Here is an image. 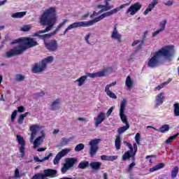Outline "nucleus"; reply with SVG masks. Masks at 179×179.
<instances>
[{
    "mask_svg": "<svg viewBox=\"0 0 179 179\" xmlns=\"http://www.w3.org/2000/svg\"><path fill=\"white\" fill-rule=\"evenodd\" d=\"M39 23L41 26H47L43 30H40L34 34V37H38L41 40H45V38H51L54 32L50 34H45L43 35V33H48L54 27L55 23H57V9L55 7H50L46 9L39 17Z\"/></svg>",
    "mask_w": 179,
    "mask_h": 179,
    "instance_id": "1",
    "label": "nucleus"
},
{
    "mask_svg": "<svg viewBox=\"0 0 179 179\" xmlns=\"http://www.w3.org/2000/svg\"><path fill=\"white\" fill-rule=\"evenodd\" d=\"M125 6H128V3H124L120 5L119 7L113 8L110 11H108L102 15H99L97 17H95L94 20H91L89 21H81L78 22H74L71 24L64 31L63 34L65 36L66 33H68L69 30H72V29H76L78 27H89L90 26H93L94 23H97V22H100V20L104 19V17H108V16H112V15H115L117 12H120V9H124Z\"/></svg>",
    "mask_w": 179,
    "mask_h": 179,
    "instance_id": "2",
    "label": "nucleus"
},
{
    "mask_svg": "<svg viewBox=\"0 0 179 179\" xmlns=\"http://www.w3.org/2000/svg\"><path fill=\"white\" fill-rule=\"evenodd\" d=\"M174 56V46L166 45L157 50L155 54L148 60V68H158L160 66V58L164 57L166 59L171 61V58Z\"/></svg>",
    "mask_w": 179,
    "mask_h": 179,
    "instance_id": "3",
    "label": "nucleus"
},
{
    "mask_svg": "<svg viewBox=\"0 0 179 179\" xmlns=\"http://www.w3.org/2000/svg\"><path fill=\"white\" fill-rule=\"evenodd\" d=\"M127 104H128V102L125 99H124L120 103V117L122 122L125 124V126L117 129V133L119 135H122L125 131L129 129V123L128 122V119H127V115H125V108L127 107Z\"/></svg>",
    "mask_w": 179,
    "mask_h": 179,
    "instance_id": "4",
    "label": "nucleus"
},
{
    "mask_svg": "<svg viewBox=\"0 0 179 179\" xmlns=\"http://www.w3.org/2000/svg\"><path fill=\"white\" fill-rule=\"evenodd\" d=\"M17 43L24 44V45H20V48H25L24 49V51H26L28 48H31L33 47H36V45H38V43L34 40V38L29 37L20 38L10 43L11 45Z\"/></svg>",
    "mask_w": 179,
    "mask_h": 179,
    "instance_id": "5",
    "label": "nucleus"
},
{
    "mask_svg": "<svg viewBox=\"0 0 179 179\" xmlns=\"http://www.w3.org/2000/svg\"><path fill=\"white\" fill-rule=\"evenodd\" d=\"M54 61V57L52 56H48L43 59L38 64H36L34 67L32 68L33 73H40V72H43V71L45 70L47 68L48 64H51Z\"/></svg>",
    "mask_w": 179,
    "mask_h": 179,
    "instance_id": "6",
    "label": "nucleus"
},
{
    "mask_svg": "<svg viewBox=\"0 0 179 179\" xmlns=\"http://www.w3.org/2000/svg\"><path fill=\"white\" fill-rule=\"evenodd\" d=\"M57 174H58V171L57 170L52 169H48L43 170V173H36L31 178V179H47V177H50V178H55V177H57Z\"/></svg>",
    "mask_w": 179,
    "mask_h": 179,
    "instance_id": "7",
    "label": "nucleus"
},
{
    "mask_svg": "<svg viewBox=\"0 0 179 179\" xmlns=\"http://www.w3.org/2000/svg\"><path fill=\"white\" fill-rule=\"evenodd\" d=\"M65 162L66 163L63 164V167L61 169L62 174H65L69 169H72L78 163V159L76 157L66 158Z\"/></svg>",
    "mask_w": 179,
    "mask_h": 179,
    "instance_id": "8",
    "label": "nucleus"
},
{
    "mask_svg": "<svg viewBox=\"0 0 179 179\" xmlns=\"http://www.w3.org/2000/svg\"><path fill=\"white\" fill-rule=\"evenodd\" d=\"M24 48H20V45L15 47L14 48L6 52V58H12V57H16V55H20L24 52Z\"/></svg>",
    "mask_w": 179,
    "mask_h": 179,
    "instance_id": "9",
    "label": "nucleus"
},
{
    "mask_svg": "<svg viewBox=\"0 0 179 179\" xmlns=\"http://www.w3.org/2000/svg\"><path fill=\"white\" fill-rule=\"evenodd\" d=\"M100 142V139L99 138H96L94 140H92L90 142V155L91 156V157H93V156H94V155H96V153H97V152L99 151V143Z\"/></svg>",
    "mask_w": 179,
    "mask_h": 179,
    "instance_id": "10",
    "label": "nucleus"
},
{
    "mask_svg": "<svg viewBox=\"0 0 179 179\" xmlns=\"http://www.w3.org/2000/svg\"><path fill=\"white\" fill-rule=\"evenodd\" d=\"M44 45L46 50H48L50 52H55V51H58V41L56 40H51L48 42L45 41Z\"/></svg>",
    "mask_w": 179,
    "mask_h": 179,
    "instance_id": "11",
    "label": "nucleus"
},
{
    "mask_svg": "<svg viewBox=\"0 0 179 179\" xmlns=\"http://www.w3.org/2000/svg\"><path fill=\"white\" fill-rule=\"evenodd\" d=\"M142 8V4L139 2H136L131 5L126 11V13H130L131 16H134L138 10H141Z\"/></svg>",
    "mask_w": 179,
    "mask_h": 179,
    "instance_id": "12",
    "label": "nucleus"
},
{
    "mask_svg": "<svg viewBox=\"0 0 179 179\" xmlns=\"http://www.w3.org/2000/svg\"><path fill=\"white\" fill-rule=\"evenodd\" d=\"M68 153H69V150L68 149H64L58 152L53 160V164H55V166H57V164H59V161L61 160V159H62L64 156H66Z\"/></svg>",
    "mask_w": 179,
    "mask_h": 179,
    "instance_id": "13",
    "label": "nucleus"
},
{
    "mask_svg": "<svg viewBox=\"0 0 179 179\" xmlns=\"http://www.w3.org/2000/svg\"><path fill=\"white\" fill-rule=\"evenodd\" d=\"M17 141L19 145H20V152H21V157H24V150L26 149L24 146H26V141H24V138L20 135H17Z\"/></svg>",
    "mask_w": 179,
    "mask_h": 179,
    "instance_id": "14",
    "label": "nucleus"
},
{
    "mask_svg": "<svg viewBox=\"0 0 179 179\" xmlns=\"http://www.w3.org/2000/svg\"><path fill=\"white\" fill-rule=\"evenodd\" d=\"M117 85V82H113L110 84H108L105 87V92H106V94L110 97V99H117V95L113 92L110 91V87H113V86H115Z\"/></svg>",
    "mask_w": 179,
    "mask_h": 179,
    "instance_id": "15",
    "label": "nucleus"
},
{
    "mask_svg": "<svg viewBox=\"0 0 179 179\" xmlns=\"http://www.w3.org/2000/svg\"><path fill=\"white\" fill-rule=\"evenodd\" d=\"M164 103V92L158 94L155 97V108H157L159 106H162Z\"/></svg>",
    "mask_w": 179,
    "mask_h": 179,
    "instance_id": "16",
    "label": "nucleus"
},
{
    "mask_svg": "<svg viewBox=\"0 0 179 179\" xmlns=\"http://www.w3.org/2000/svg\"><path fill=\"white\" fill-rule=\"evenodd\" d=\"M106 120V113L101 112L98 114L96 118H94L95 121V127H99V125L101 124L103 121Z\"/></svg>",
    "mask_w": 179,
    "mask_h": 179,
    "instance_id": "17",
    "label": "nucleus"
},
{
    "mask_svg": "<svg viewBox=\"0 0 179 179\" xmlns=\"http://www.w3.org/2000/svg\"><path fill=\"white\" fill-rule=\"evenodd\" d=\"M105 5H99L98 8L101 10V12H107V10H111L114 8V5L110 6V1H108L107 0H104Z\"/></svg>",
    "mask_w": 179,
    "mask_h": 179,
    "instance_id": "18",
    "label": "nucleus"
},
{
    "mask_svg": "<svg viewBox=\"0 0 179 179\" xmlns=\"http://www.w3.org/2000/svg\"><path fill=\"white\" fill-rule=\"evenodd\" d=\"M111 38H113L114 40H117V43H121L122 35L121 34L118 33V31L117 30V26L115 25L113 28V31L112 32Z\"/></svg>",
    "mask_w": 179,
    "mask_h": 179,
    "instance_id": "19",
    "label": "nucleus"
},
{
    "mask_svg": "<svg viewBox=\"0 0 179 179\" xmlns=\"http://www.w3.org/2000/svg\"><path fill=\"white\" fill-rule=\"evenodd\" d=\"M29 129L31 132V141H34V138H36V135H37V131L40 129V126L37 124H33L30 126Z\"/></svg>",
    "mask_w": 179,
    "mask_h": 179,
    "instance_id": "20",
    "label": "nucleus"
},
{
    "mask_svg": "<svg viewBox=\"0 0 179 179\" xmlns=\"http://www.w3.org/2000/svg\"><path fill=\"white\" fill-rule=\"evenodd\" d=\"M159 3V0H153L151 3L148 5V7L145 9L143 13V15H146L149 12H152L155 6Z\"/></svg>",
    "mask_w": 179,
    "mask_h": 179,
    "instance_id": "21",
    "label": "nucleus"
},
{
    "mask_svg": "<svg viewBox=\"0 0 179 179\" xmlns=\"http://www.w3.org/2000/svg\"><path fill=\"white\" fill-rule=\"evenodd\" d=\"M90 166L91 167L92 170H94V171H99L101 167V162H92L90 164Z\"/></svg>",
    "mask_w": 179,
    "mask_h": 179,
    "instance_id": "22",
    "label": "nucleus"
},
{
    "mask_svg": "<svg viewBox=\"0 0 179 179\" xmlns=\"http://www.w3.org/2000/svg\"><path fill=\"white\" fill-rule=\"evenodd\" d=\"M130 157H132V160L135 161V152L131 154L129 152H126L122 155V159L123 162H127V160H129Z\"/></svg>",
    "mask_w": 179,
    "mask_h": 179,
    "instance_id": "23",
    "label": "nucleus"
},
{
    "mask_svg": "<svg viewBox=\"0 0 179 179\" xmlns=\"http://www.w3.org/2000/svg\"><path fill=\"white\" fill-rule=\"evenodd\" d=\"M52 156H54V154L52 152L49 153V155L45 157H43L42 159H40L38 156L34 157V160L35 162H37L38 163H43V162H45V160H49Z\"/></svg>",
    "mask_w": 179,
    "mask_h": 179,
    "instance_id": "24",
    "label": "nucleus"
},
{
    "mask_svg": "<svg viewBox=\"0 0 179 179\" xmlns=\"http://www.w3.org/2000/svg\"><path fill=\"white\" fill-rule=\"evenodd\" d=\"M90 78H101L106 76V72L104 71H101L96 73H88L87 75Z\"/></svg>",
    "mask_w": 179,
    "mask_h": 179,
    "instance_id": "25",
    "label": "nucleus"
},
{
    "mask_svg": "<svg viewBox=\"0 0 179 179\" xmlns=\"http://www.w3.org/2000/svg\"><path fill=\"white\" fill-rule=\"evenodd\" d=\"M66 23H68V20L65 19L63 20L62 22H61L57 27V28L55 29V31H53V34H57V33H58V31H59V30H61V29H62V27H64L65 24H66Z\"/></svg>",
    "mask_w": 179,
    "mask_h": 179,
    "instance_id": "26",
    "label": "nucleus"
},
{
    "mask_svg": "<svg viewBox=\"0 0 179 179\" xmlns=\"http://www.w3.org/2000/svg\"><path fill=\"white\" fill-rule=\"evenodd\" d=\"M90 166V164L87 161H83L80 162L78 164V169H81L82 170H85V169H87Z\"/></svg>",
    "mask_w": 179,
    "mask_h": 179,
    "instance_id": "27",
    "label": "nucleus"
},
{
    "mask_svg": "<svg viewBox=\"0 0 179 179\" xmlns=\"http://www.w3.org/2000/svg\"><path fill=\"white\" fill-rule=\"evenodd\" d=\"M23 16H26L25 11L15 13L12 14V17H14L15 19H20L23 17Z\"/></svg>",
    "mask_w": 179,
    "mask_h": 179,
    "instance_id": "28",
    "label": "nucleus"
},
{
    "mask_svg": "<svg viewBox=\"0 0 179 179\" xmlns=\"http://www.w3.org/2000/svg\"><path fill=\"white\" fill-rule=\"evenodd\" d=\"M121 137L120 136H117L115 141V146L117 150H120L121 149Z\"/></svg>",
    "mask_w": 179,
    "mask_h": 179,
    "instance_id": "29",
    "label": "nucleus"
},
{
    "mask_svg": "<svg viewBox=\"0 0 179 179\" xmlns=\"http://www.w3.org/2000/svg\"><path fill=\"white\" fill-rule=\"evenodd\" d=\"M27 115H29V112H26L25 113L20 115L17 120V122L20 125H22V124H23V121H24V118H26Z\"/></svg>",
    "mask_w": 179,
    "mask_h": 179,
    "instance_id": "30",
    "label": "nucleus"
},
{
    "mask_svg": "<svg viewBox=\"0 0 179 179\" xmlns=\"http://www.w3.org/2000/svg\"><path fill=\"white\" fill-rule=\"evenodd\" d=\"M173 116L179 117V103H176L173 104Z\"/></svg>",
    "mask_w": 179,
    "mask_h": 179,
    "instance_id": "31",
    "label": "nucleus"
},
{
    "mask_svg": "<svg viewBox=\"0 0 179 179\" xmlns=\"http://www.w3.org/2000/svg\"><path fill=\"white\" fill-rule=\"evenodd\" d=\"M163 167H164V163H160L151 168L150 171H157V170H160V169H163Z\"/></svg>",
    "mask_w": 179,
    "mask_h": 179,
    "instance_id": "32",
    "label": "nucleus"
},
{
    "mask_svg": "<svg viewBox=\"0 0 179 179\" xmlns=\"http://www.w3.org/2000/svg\"><path fill=\"white\" fill-rule=\"evenodd\" d=\"M86 79H87V76H83L80 78H78L76 82H78V86H82L83 83L86 81Z\"/></svg>",
    "mask_w": 179,
    "mask_h": 179,
    "instance_id": "33",
    "label": "nucleus"
},
{
    "mask_svg": "<svg viewBox=\"0 0 179 179\" xmlns=\"http://www.w3.org/2000/svg\"><path fill=\"white\" fill-rule=\"evenodd\" d=\"M126 86L129 87V89H131L134 85V81L131 79V76H128L126 78V82H125Z\"/></svg>",
    "mask_w": 179,
    "mask_h": 179,
    "instance_id": "34",
    "label": "nucleus"
},
{
    "mask_svg": "<svg viewBox=\"0 0 179 179\" xmlns=\"http://www.w3.org/2000/svg\"><path fill=\"white\" fill-rule=\"evenodd\" d=\"M170 129V126L169 124H164L159 128V132L161 134H164V132Z\"/></svg>",
    "mask_w": 179,
    "mask_h": 179,
    "instance_id": "35",
    "label": "nucleus"
},
{
    "mask_svg": "<svg viewBox=\"0 0 179 179\" xmlns=\"http://www.w3.org/2000/svg\"><path fill=\"white\" fill-rule=\"evenodd\" d=\"M179 134L177 133L176 134L170 136L168 139L166 140V143L167 145L171 143V142H173V141H174V139H177V137L178 136Z\"/></svg>",
    "mask_w": 179,
    "mask_h": 179,
    "instance_id": "36",
    "label": "nucleus"
},
{
    "mask_svg": "<svg viewBox=\"0 0 179 179\" xmlns=\"http://www.w3.org/2000/svg\"><path fill=\"white\" fill-rule=\"evenodd\" d=\"M178 175V167L176 166H175L172 171H171V178H176L177 176Z\"/></svg>",
    "mask_w": 179,
    "mask_h": 179,
    "instance_id": "37",
    "label": "nucleus"
},
{
    "mask_svg": "<svg viewBox=\"0 0 179 179\" xmlns=\"http://www.w3.org/2000/svg\"><path fill=\"white\" fill-rule=\"evenodd\" d=\"M58 106H59V99H56L55 101H53L51 104L52 110H56L58 108Z\"/></svg>",
    "mask_w": 179,
    "mask_h": 179,
    "instance_id": "38",
    "label": "nucleus"
},
{
    "mask_svg": "<svg viewBox=\"0 0 179 179\" xmlns=\"http://www.w3.org/2000/svg\"><path fill=\"white\" fill-rule=\"evenodd\" d=\"M166 24H167V20H164L162 22H159V27L162 31H164L165 29H166Z\"/></svg>",
    "mask_w": 179,
    "mask_h": 179,
    "instance_id": "39",
    "label": "nucleus"
},
{
    "mask_svg": "<svg viewBox=\"0 0 179 179\" xmlns=\"http://www.w3.org/2000/svg\"><path fill=\"white\" fill-rule=\"evenodd\" d=\"M171 82V79H169V82H165L162 85H158L154 88L155 92H157V90H160L161 89H163L164 87V85H169V83Z\"/></svg>",
    "mask_w": 179,
    "mask_h": 179,
    "instance_id": "40",
    "label": "nucleus"
},
{
    "mask_svg": "<svg viewBox=\"0 0 179 179\" xmlns=\"http://www.w3.org/2000/svg\"><path fill=\"white\" fill-rule=\"evenodd\" d=\"M39 145H41V136H38L34 141V148L38 147Z\"/></svg>",
    "mask_w": 179,
    "mask_h": 179,
    "instance_id": "41",
    "label": "nucleus"
},
{
    "mask_svg": "<svg viewBox=\"0 0 179 179\" xmlns=\"http://www.w3.org/2000/svg\"><path fill=\"white\" fill-rule=\"evenodd\" d=\"M85 149V145L83 143H80L77 145L74 149L75 152H80V150H83Z\"/></svg>",
    "mask_w": 179,
    "mask_h": 179,
    "instance_id": "42",
    "label": "nucleus"
},
{
    "mask_svg": "<svg viewBox=\"0 0 179 179\" xmlns=\"http://www.w3.org/2000/svg\"><path fill=\"white\" fill-rule=\"evenodd\" d=\"M70 141L71 140L69 138H62L61 141V145H62L63 146H66V145H68V143H69Z\"/></svg>",
    "mask_w": 179,
    "mask_h": 179,
    "instance_id": "43",
    "label": "nucleus"
},
{
    "mask_svg": "<svg viewBox=\"0 0 179 179\" xmlns=\"http://www.w3.org/2000/svg\"><path fill=\"white\" fill-rule=\"evenodd\" d=\"M17 115V110H15L11 114V122H15L16 116Z\"/></svg>",
    "mask_w": 179,
    "mask_h": 179,
    "instance_id": "44",
    "label": "nucleus"
},
{
    "mask_svg": "<svg viewBox=\"0 0 179 179\" xmlns=\"http://www.w3.org/2000/svg\"><path fill=\"white\" fill-rule=\"evenodd\" d=\"M25 77L24 76H22L21 74H17L16 76V80L17 82H22L24 80Z\"/></svg>",
    "mask_w": 179,
    "mask_h": 179,
    "instance_id": "45",
    "label": "nucleus"
},
{
    "mask_svg": "<svg viewBox=\"0 0 179 179\" xmlns=\"http://www.w3.org/2000/svg\"><path fill=\"white\" fill-rule=\"evenodd\" d=\"M135 141L137 143V145H140L141 143V134L137 133L135 136Z\"/></svg>",
    "mask_w": 179,
    "mask_h": 179,
    "instance_id": "46",
    "label": "nucleus"
},
{
    "mask_svg": "<svg viewBox=\"0 0 179 179\" xmlns=\"http://www.w3.org/2000/svg\"><path fill=\"white\" fill-rule=\"evenodd\" d=\"M118 159V155L108 156V162H114Z\"/></svg>",
    "mask_w": 179,
    "mask_h": 179,
    "instance_id": "47",
    "label": "nucleus"
},
{
    "mask_svg": "<svg viewBox=\"0 0 179 179\" xmlns=\"http://www.w3.org/2000/svg\"><path fill=\"white\" fill-rule=\"evenodd\" d=\"M135 166H136V164L135 162H131L129 166H128V171L131 172L132 171V168L135 167Z\"/></svg>",
    "mask_w": 179,
    "mask_h": 179,
    "instance_id": "48",
    "label": "nucleus"
},
{
    "mask_svg": "<svg viewBox=\"0 0 179 179\" xmlns=\"http://www.w3.org/2000/svg\"><path fill=\"white\" fill-rule=\"evenodd\" d=\"M128 145V147H129V150L127 151V152H129L130 153V155H132V153H134V147H132V144L131 143H127Z\"/></svg>",
    "mask_w": 179,
    "mask_h": 179,
    "instance_id": "49",
    "label": "nucleus"
},
{
    "mask_svg": "<svg viewBox=\"0 0 179 179\" xmlns=\"http://www.w3.org/2000/svg\"><path fill=\"white\" fill-rule=\"evenodd\" d=\"M114 108H115V107H114V106H112L111 108H110L108 109V110L107 113H106L107 117H110V115H111L113 111H114Z\"/></svg>",
    "mask_w": 179,
    "mask_h": 179,
    "instance_id": "50",
    "label": "nucleus"
},
{
    "mask_svg": "<svg viewBox=\"0 0 179 179\" xmlns=\"http://www.w3.org/2000/svg\"><path fill=\"white\" fill-rule=\"evenodd\" d=\"M30 30V27L29 25H25L21 28L22 31H29Z\"/></svg>",
    "mask_w": 179,
    "mask_h": 179,
    "instance_id": "51",
    "label": "nucleus"
},
{
    "mask_svg": "<svg viewBox=\"0 0 179 179\" xmlns=\"http://www.w3.org/2000/svg\"><path fill=\"white\" fill-rule=\"evenodd\" d=\"M162 32H163L162 30H161V29H157V31H155V32H153V33L152 34V37H156V36H157V34H159V33H162Z\"/></svg>",
    "mask_w": 179,
    "mask_h": 179,
    "instance_id": "52",
    "label": "nucleus"
},
{
    "mask_svg": "<svg viewBox=\"0 0 179 179\" xmlns=\"http://www.w3.org/2000/svg\"><path fill=\"white\" fill-rule=\"evenodd\" d=\"M24 111V106H19L17 107V113H23Z\"/></svg>",
    "mask_w": 179,
    "mask_h": 179,
    "instance_id": "53",
    "label": "nucleus"
},
{
    "mask_svg": "<svg viewBox=\"0 0 179 179\" xmlns=\"http://www.w3.org/2000/svg\"><path fill=\"white\" fill-rule=\"evenodd\" d=\"M101 160H106V161L108 162V156H107V155H101Z\"/></svg>",
    "mask_w": 179,
    "mask_h": 179,
    "instance_id": "54",
    "label": "nucleus"
},
{
    "mask_svg": "<svg viewBox=\"0 0 179 179\" xmlns=\"http://www.w3.org/2000/svg\"><path fill=\"white\" fill-rule=\"evenodd\" d=\"M139 43H141V40L134 41L132 43L131 46L135 47V45H136V44H139Z\"/></svg>",
    "mask_w": 179,
    "mask_h": 179,
    "instance_id": "55",
    "label": "nucleus"
},
{
    "mask_svg": "<svg viewBox=\"0 0 179 179\" xmlns=\"http://www.w3.org/2000/svg\"><path fill=\"white\" fill-rule=\"evenodd\" d=\"M164 5H166V6H171V5H173V1H168L164 3Z\"/></svg>",
    "mask_w": 179,
    "mask_h": 179,
    "instance_id": "56",
    "label": "nucleus"
},
{
    "mask_svg": "<svg viewBox=\"0 0 179 179\" xmlns=\"http://www.w3.org/2000/svg\"><path fill=\"white\" fill-rule=\"evenodd\" d=\"M133 146H134V153H135V155H136V152H138V145H136V143H134L133 145Z\"/></svg>",
    "mask_w": 179,
    "mask_h": 179,
    "instance_id": "57",
    "label": "nucleus"
},
{
    "mask_svg": "<svg viewBox=\"0 0 179 179\" xmlns=\"http://www.w3.org/2000/svg\"><path fill=\"white\" fill-rule=\"evenodd\" d=\"M89 38H90V34L85 36V41L89 44Z\"/></svg>",
    "mask_w": 179,
    "mask_h": 179,
    "instance_id": "58",
    "label": "nucleus"
},
{
    "mask_svg": "<svg viewBox=\"0 0 179 179\" xmlns=\"http://www.w3.org/2000/svg\"><path fill=\"white\" fill-rule=\"evenodd\" d=\"M15 177H20V174H19V170L17 169H15Z\"/></svg>",
    "mask_w": 179,
    "mask_h": 179,
    "instance_id": "59",
    "label": "nucleus"
},
{
    "mask_svg": "<svg viewBox=\"0 0 179 179\" xmlns=\"http://www.w3.org/2000/svg\"><path fill=\"white\" fill-rule=\"evenodd\" d=\"M89 15H90L89 13H87V14L83 15V17H82L83 20H85V19H87V17H89Z\"/></svg>",
    "mask_w": 179,
    "mask_h": 179,
    "instance_id": "60",
    "label": "nucleus"
},
{
    "mask_svg": "<svg viewBox=\"0 0 179 179\" xmlns=\"http://www.w3.org/2000/svg\"><path fill=\"white\" fill-rule=\"evenodd\" d=\"M103 179H108V174H107V173H103Z\"/></svg>",
    "mask_w": 179,
    "mask_h": 179,
    "instance_id": "61",
    "label": "nucleus"
},
{
    "mask_svg": "<svg viewBox=\"0 0 179 179\" xmlns=\"http://www.w3.org/2000/svg\"><path fill=\"white\" fill-rule=\"evenodd\" d=\"M45 149H47V148H38V152H44V150H45Z\"/></svg>",
    "mask_w": 179,
    "mask_h": 179,
    "instance_id": "62",
    "label": "nucleus"
},
{
    "mask_svg": "<svg viewBox=\"0 0 179 179\" xmlns=\"http://www.w3.org/2000/svg\"><path fill=\"white\" fill-rule=\"evenodd\" d=\"M78 121H86V118H85V117H78Z\"/></svg>",
    "mask_w": 179,
    "mask_h": 179,
    "instance_id": "63",
    "label": "nucleus"
},
{
    "mask_svg": "<svg viewBox=\"0 0 179 179\" xmlns=\"http://www.w3.org/2000/svg\"><path fill=\"white\" fill-rule=\"evenodd\" d=\"M5 3H6V0L0 2V5H5Z\"/></svg>",
    "mask_w": 179,
    "mask_h": 179,
    "instance_id": "64",
    "label": "nucleus"
}]
</instances>
